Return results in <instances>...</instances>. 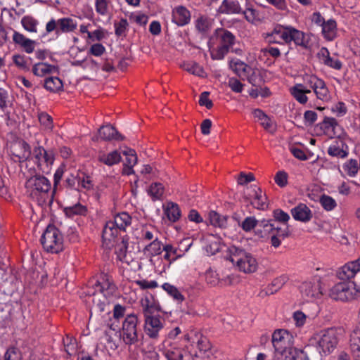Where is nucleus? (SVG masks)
Wrapping results in <instances>:
<instances>
[{
	"label": "nucleus",
	"instance_id": "13d9d810",
	"mask_svg": "<svg viewBox=\"0 0 360 360\" xmlns=\"http://www.w3.org/2000/svg\"><path fill=\"white\" fill-rule=\"evenodd\" d=\"M38 119L41 124L44 126L48 129L53 128L52 117L46 112H41L38 115Z\"/></svg>",
	"mask_w": 360,
	"mask_h": 360
},
{
	"label": "nucleus",
	"instance_id": "412c9836",
	"mask_svg": "<svg viewBox=\"0 0 360 360\" xmlns=\"http://www.w3.org/2000/svg\"><path fill=\"white\" fill-rule=\"evenodd\" d=\"M122 160L120 153L117 150H113L108 154L101 153L98 156V160L108 166H112L119 163Z\"/></svg>",
	"mask_w": 360,
	"mask_h": 360
},
{
	"label": "nucleus",
	"instance_id": "4be33fe9",
	"mask_svg": "<svg viewBox=\"0 0 360 360\" xmlns=\"http://www.w3.org/2000/svg\"><path fill=\"white\" fill-rule=\"evenodd\" d=\"M95 285L99 287L100 292L105 297L112 295L116 290L115 285L108 280L106 275L103 276L102 282L97 281Z\"/></svg>",
	"mask_w": 360,
	"mask_h": 360
},
{
	"label": "nucleus",
	"instance_id": "58836bf2",
	"mask_svg": "<svg viewBox=\"0 0 360 360\" xmlns=\"http://www.w3.org/2000/svg\"><path fill=\"white\" fill-rule=\"evenodd\" d=\"M291 94L294 98L301 104H304L307 102L308 98L304 95V85L302 84H297L291 89Z\"/></svg>",
	"mask_w": 360,
	"mask_h": 360
},
{
	"label": "nucleus",
	"instance_id": "6ab92c4d",
	"mask_svg": "<svg viewBox=\"0 0 360 360\" xmlns=\"http://www.w3.org/2000/svg\"><path fill=\"white\" fill-rule=\"evenodd\" d=\"M276 359V360H309L306 352L293 347L287 350L285 354H281Z\"/></svg>",
	"mask_w": 360,
	"mask_h": 360
},
{
	"label": "nucleus",
	"instance_id": "052dcab7",
	"mask_svg": "<svg viewBox=\"0 0 360 360\" xmlns=\"http://www.w3.org/2000/svg\"><path fill=\"white\" fill-rule=\"evenodd\" d=\"M228 86L236 93H240L243 89V84L236 78L231 77L229 79Z\"/></svg>",
	"mask_w": 360,
	"mask_h": 360
},
{
	"label": "nucleus",
	"instance_id": "09e8293b",
	"mask_svg": "<svg viewBox=\"0 0 360 360\" xmlns=\"http://www.w3.org/2000/svg\"><path fill=\"white\" fill-rule=\"evenodd\" d=\"M359 168V167L357 160L354 159L349 160L343 165L345 172L349 176H354L357 174Z\"/></svg>",
	"mask_w": 360,
	"mask_h": 360
},
{
	"label": "nucleus",
	"instance_id": "f257e3e1",
	"mask_svg": "<svg viewBox=\"0 0 360 360\" xmlns=\"http://www.w3.org/2000/svg\"><path fill=\"white\" fill-rule=\"evenodd\" d=\"M144 316V331L152 339H157L159 332L163 328V323L160 321L159 312L161 307L154 300L146 297L141 301Z\"/></svg>",
	"mask_w": 360,
	"mask_h": 360
},
{
	"label": "nucleus",
	"instance_id": "aec40b11",
	"mask_svg": "<svg viewBox=\"0 0 360 360\" xmlns=\"http://www.w3.org/2000/svg\"><path fill=\"white\" fill-rule=\"evenodd\" d=\"M347 149V146L343 141H336L328 147V154L332 157L345 158L348 155Z\"/></svg>",
	"mask_w": 360,
	"mask_h": 360
},
{
	"label": "nucleus",
	"instance_id": "bf43d9fd",
	"mask_svg": "<svg viewBox=\"0 0 360 360\" xmlns=\"http://www.w3.org/2000/svg\"><path fill=\"white\" fill-rule=\"evenodd\" d=\"M109 0H96V11L101 15H105L108 13Z\"/></svg>",
	"mask_w": 360,
	"mask_h": 360
},
{
	"label": "nucleus",
	"instance_id": "774afa93",
	"mask_svg": "<svg viewBox=\"0 0 360 360\" xmlns=\"http://www.w3.org/2000/svg\"><path fill=\"white\" fill-rule=\"evenodd\" d=\"M13 63L15 64V65L18 66V68H20L22 70H29V68L27 65V63L25 60L24 56H22L21 55H18V54L14 55L13 56Z\"/></svg>",
	"mask_w": 360,
	"mask_h": 360
},
{
	"label": "nucleus",
	"instance_id": "f704fd0d",
	"mask_svg": "<svg viewBox=\"0 0 360 360\" xmlns=\"http://www.w3.org/2000/svg\"><path fill=\"white\" fill-rule=\"evenodd\" d=\"M350 349L352 352H360V321L350 335Z\"/></svg>",
	"mask_w": 360,
	"mask_h": 360
},
{
	"label": "nucleus",
	"instance_id": "393cba45",
	"mask_svg": "<svg viewBox=\"0 0 360 360\" xmlns=\"http://www.w3.org/2000/svg\"><path fill=\"white\" fill-rule=\"evenodd\" d=\"M254 117L257 118L260 121L261 125L266 129L273 133L275 131V128H273V122L260 109H255L253 111Z\"/></svg>",
	"mask_w": 360,
	"mask_h": 360
},
{
	"label": "nucleus",
	"instance_id": "ea45409f",
	"mask_svg": "<svg viewBox=\"0 0 360 360\" xmlns=\"http://www.w3.org/2000/svg\"><path fill=\"white\" fill-rule=\"evenodd\" d=\"M229 66L238 75L240 76L241 73H248L251 70V68L240 60L237 59L236 61L231 60Z\"/></svg>",
	"mask_w": 360,
	"mask_h": 360
},
{
	"label": "nucleus",
	"instance_id": "9d476101",
	"mask_svg": "<svg viewBox=\"0 0 360 360\" xmlns=\"http://www.w3.org/2000/svg\"><path fill=\"white\" fill-rule=\"evenodd\" d=\"M77 23L70 18H63L56 20L51 19L46 25V34L55 32L56 37L61 33H68L75 31L77 29Z\"/></svg>",
	"mask_w": 360,
	"mask_h": 360
},
{
	"label": "nucleus",
	"instance_id": "c03bdc74",
	"mask_svg": "<svg viewBox=\"0 0 360 360\" xmlns=\"http://www.w3.org/2000/svg\"><path fill=\"white\" fill-rule=\"evenodd\" d=\"M274 223L278 222L281 223L285 227L288 224V222L290 219V216L288 213L285 212L283 210L281 209H276L273 212Z\"/></svg>",
	"mask_w": 360,
	"mask_h": 360
},
{
	"label": "nucleus",
	"instance_id": "c85d7f7f",
	"mask_svg": "<svg viewBox=\"0 0 360 360\" xmlns=\"http://www.w3.org/2000/svg\"><path fill=\"white\" fill-rule=\"evenodd\" d=\"M65 215L69 218H73L75 216H84L87 212L85 206L79 202L76 203L72 206L65 207L63 210Z\"/></svg>",
	"mask_w": 360,
	"mask_h": 360
},
{
	"label": "nucleus",
	"instance_id": "f3484780",
	"mask_svg": "<svg viewBox=\"0 0 360 360\" xmlns=\"http://www.w3.org/2000/svg\"><path fill=\"white\" fill-rule=\"evenodd\" d=\"M291 214L296 221L302 222H308L312 218V212L310 209L304 203H300L298 205L291 210Z\"/></svg>",
	"mask_w": 360,
	"mask_h": 360
},
{
	"label": "nucleus",
	"instance_id": "1a4fd4ad",
	"mask_svg": "<svg viewBox=\"0 0 360 360\" xmlns=\"http://www.w3.org/2000/svg\"><path fill=\"white\" fill-rule=\"evenodd\" d=\"M271 342L276 352L275 357L276 358L281 354H285V352L292 347L293 336L287 330L277 329L272 334Z\"/></svg>",
	"mask_w": 360,
	"mask_h": 360
},
{
	"label": "nucleus",
	"instance_id": "37998d69",
	"mask_svg": "<svg viewBox=\"0 0 360 360\" xmlns=\"http://www.w3.org/2000/svg\"><path fill=\"white\" fill-rule=\"evenodd\" d=\"M184 353V349L172 347L165 351V356L167 360H183Z\"/></svg>",
	"mask_w": 360,
	"mask_h": 360
},
{
	"label": "nucleus",
	"instance_id": "9b49d317",
	"mask_svg": "<svg viewBox=\"0 0 360 360\" xmlns=\"http://www.w3.org/2000/svg\"><path fill=\"white\" fill-rule=\"evenodd\" d=\"M138 317L134 314L127 315L122 323V337L127 345H134L139 342L137 332Z\"/></svg>",
	"mask_w": 360,
	"mask_h": 360
},
{
	"label": "nucleus",
	"instance_id": "4468645a",
	"mask_svg": "<svg viewBox=\"0 0 360 360\" xmlns=\"http://www.w3.org/2000/svg\"><path fill=\"white\" fill-rule=\"evenodd\" d=\"M98 136L93 138V141H98L99 139L103 141H123L124 136L122 135L115 127L110 124L103 125L98 129Z\"/></svg>",
	"mask_w": 360,
	"mask_h": 360
},
{
	"label": "nucleus",
	"instance_id": "6e6d98bb",
	"mask_svg": "<svg viewBox=\"0 0 360 360\" xmlns=\"http://www.w3.org/2000/svg\"><path fill=\"white\" fill-rule=\"evenodd\" d=\"M114 25L115 28V32L116 36H125V32L129 25L127 19L122 18L118 22H115Z\"/></svg>",
	"mask_w": 360,
	"mask_h": 360
},
{
	"label": "nucleus",
	"instance_id": "72a5a7b5",
	"mask_svg": "<svg viewBox=\"0 0 360 360\" xmlns=\"http://www.w3.org/2000/svg\"><path fill=\"white\" fill-rule=\"evenodd\" d=\"M212 20L206 16L201 15L195 21L196 30L201 34L207 33L212 27Z\"/></svg>",
	"mask_w": 360,
	"mask_h": 360
},
{
	"label": "nucleus",
	"instance_id": "a19ab883",
	"mask_svg": "<svg viewBox=\"0 0 360 360\" xmlns=\"http://www.w3.org/2000/svg\"><path fill=\"white\" fill-rule=\"evenodd\" d=\"M255 197L252 201H250V204L256 209L264 210L268 205L266 202L262 200V190L260 188L254 189Z\"/></svg>",
	"mask_w": 360,
	"mask_h": 360
},
{
	"label": "nucleus",
	"instance_id": "b1692460",
	"mask_svg": "<svg viewBox=\"0 0 360 360\" xmlns=\"http://www.w3.org/2000/svg\"><path fill=\"white\" fill-rule=\"evenodd\" d=\"M165 192V187L162 184L153 182L150 184L147 193L153 202L160 200L162 198Z\"/></svg>",
	"mask_w": 360,
	"mask_h": 360
},
{
	"label": "nucleus",
	"instance_id": "423d86ee",
	"mask_svg": "<svg viewBox=\"0 0 360 360\" xmlns=\"http://www.w3.org/2000/svg\"><path fill=\"white\" fill-rule=\"evenodd\" d=\"M131 217L126 212L117 214L113 221H108L104 226L103 239L111 241L117 236L119 230H125L126 226L131 224Z\"/></svg>",
	"mask_w": 360,
	"mask_h": 360
},
{
	"label": "nucleus",
	"instance_id": "c9c22d12",
	"mask_svg": "<svg viewBox=\"0 0 360 360\" xmlns=\"http://www.w3.org/2000/svg\"><path fill=\"white\" fill-rule=\"evenodd\" d=\"M290 37V42L294 41L296 45L308 49V41L304 40V33L303 32L292 27Z\"/></svg>",
	"mask_w": 360,
	"mask_h": 360
},
{
	"label": "nucleus",
	"instance_id": "0eeeda50",
	"mask_svg": "<svg viewBox=\"0 0 360 360\" xmlns=\"http://www.w3.org/2000/svg\"><path fill=\"white\" fill-rule=\"evenodd\" d=\"M360 294V285L355 281L342 282L335 285L330 290V296L337 300L348 301Z\"/></svg>",
	"mask_w": 360,
	"mask_h": 360
},
{
	"label": "nucleus",
	"instance_id": "20e7f679",
	"mask_svg": "<svg viewBox=\"0 0 360 360\" xmlns=\"http://www.w3.org/2000/svg\"><path fill=\"white\" fill-rule=\"evenodd\" d=\"M229 251V259L233 264H236L240 271L245 273H252L257 270V260L250 253L236 246L231 247Z\"/></svg>",
	"mask_w": 360,
	"mask_h": 360
},
{
	"label": "nucleus",
	"instance_id": "79ce46f5",
	"mask_svg": "<svg viewBox=\"0 0 360 360\" xmlns=\"http://www.w3.org/2000/svg\"><path fill=\"white\" fill-rule=\"evenodd\" d=\"M314 92L316 94L317 98L322 100L323 101H328V89L326 87L325 82L322 79L320 82H319L317 87L314 89Z\"/></svg>",
	"mask_w": 360,
	"mask_h": 360
},
{
	"label": "nucleus",
	"instance_id": "bb28decb",
	"mask_svg": "<svg viewBox=\"0 0 360 360\" xmlns=\"http://www.w3.org/2000/svg\"><path fill=\"white\" fill-rule=\"evenodd\" d=\"M219 10L221 13L227 14L242 13L238 1L233 0H224Z\"/></svg>",
	"mask_w": 360,
	"mask_h": 360
},
{
	"label": "nucleus",
	"instance_id": "5fc2aeb1",
	"mask_svg": "<svg viewBox=\"0 0 360 360\" xmlns=\"http://www.w3.org/2000/svg\"><path fill=\"white\" fill-rule=\"evenodd\" d=\"M117 333V332H116L115 329H113L112 331L106 330L104 333L107 344L108 345V347H110V349H111L112 350H115L118 347V345L116 342V340H115V338L113 337V336H115V337L117 338L118 335Z\"/></svg>",
	"mask_w": 360,
	"mask_h": 360
},
{
	"label": "nucleus",
	"instance_id": "864d4df0",
	"mask_svg": "<svg viewBox=\"0 0 360 360\" xmlns=\"http://www.w3.org/2000/svg\"><path fill=\"white\" fill-rule=\"evenodd\" d=\"M320 203L328 211L333 210L337 205L335 200L332 197L326 195L321 196Z\"/></svg>",
	"mask_w": 360,
	"mask_h": 360
},
{
	"label": "nucleus",
	"instance_id": "7c9ffc66",
	"mask_svg": "<svg viewBox=\"0 0 360 360\" xmlns=\"http://www.w3.org/2000/svg\"><path fill=\"white\" fill-rule=\"evenodd\" d=\"M44 87L51 92H56L63 89V84L58 77H51L44 80Z\"/></svg>",
	"mask_w": 360,
	"mask_h": 360
},
{
	"label": "nucleus",
	"instance_id": "2f4dec72",
	"mask_svg": "<svg viewBox=\"0 0 360 360\" xmlns=\"http://www.w3.org/2000/svg\"><path fill=\"white\" fill-rule=\"evenodd\" d=\"M162 288L177 303H181L185 300L184 296L181 294V292L179 290V289L176 287H175L174 285H173L169 283H165L162 285Z\"/></svg>",
	"mask_w": 360,
	"mask_h": 360
},
{
	"label": "nucleus",
	"instance_id": "0e129e2a",
	"mask_svg": "<svg viewBox=\"0 0 360 360\" xmlns=\"http://www.w3.org/2000/svg\"><path fill=\"white\" fill-rule=\"evenodd\" d=\"M275 182L281 187H284L288 184V174L284 171H279L274 177Z\"/></svg>",
	"mask_w": 360,
	"mask_h": 360
},
{
	"label": "nucleus",
	"instance_id": "680f3d73",
	"mask_svg": "<svg viewBox=\"0 0 360 360\" xmlns=\"http://www.w3.org/2000/svg\"><path fill=\"white\" fill-rule=\"evenodd\" d=\"M321 128L325 130L334 129L338 125L337 120L333 117H325L323 121L320 123Z\"/></svg>",
	"mask_w": 360,
	"mask_h": 360
},
{
	"label": "nucleus",
	"instance_id": "a878e982",
	"mask_svg": "<svg viewBox=\"0 0 360 360\" xmlns=\"http://www.w3.org/2000/svg\"><path fill=\"white\" fill-rule=\"evenodd\" d=\"M336 27L337 24L334 20H328L322 26V34L326 39L332 41L336 36Z\"/></svg>",
	"mask_w": 360,
	"mask_h": 360
},
{
	"label": "nucleus",
	"instance_id": "39448f33",
	"mask_svg": "<svg viewBox=\"0 0 360 360\" xmlns=\"http://www.w3.org/2000/svg\"><path fill=\"white\" fill-rule=\"evenodd\" d=\"M40 240L44 249L51 253H58L64 248L62 234L54 225L46 227Z\"/></svg>",
	"mask_w": 360,
	"mask_h": 360
},
{
	"label": "nucleus",
	"instance_id": "f8f14e48",
	"mask_svg": "<svg viewBox=\"0 0 360 360\" xmlns=\"http://www.w3.org/2000/svg\"><path fill=\"white\" fill-rule=\"evenodd\" d=\"M338 340L339 338L337 330L330 328L322 331L318 344L324 354H329L336 347Z\"/></svg>",
	"mask_w": 360,
	"mask_h": 360
},
{
	"label": "nucleus",
	"instance_id": "f03ea898",
	"mask_svg": "<svg viewBox=\"0 0 360 360\" xmlns=\"http://www.w3.org/2000/svg\"><path fill=\"white\" fill-rule=\"evenodd\" d=\"M26 187L30 190V197L36 199L39 206H51L54 193L53 192L51 195H49L51 185L46 177L36 174L27 179Z\"/></svg>",
	"mask_w": 360,
	"mask_h": 360
},
{
	"label": "nucleus",
	"instance_id": "e433bc0d",
	"mask_svg": "<svg viewBox=\"0 0 360 360\" xmlns=\"http://www.w3.org/2000/svg\"><path fill=\"white\" fill-rule=\"evenodd\" d=\"M161 243L157 238L146 245L143 249V252L148 257H154L160 255L162 252Z\"/></svg>",
	"mask_w": 360,
	"mask_h": 360
},
{
	"label": "nucleus",
	"instance_id": "49530a36",
	"mask_svg": "<svg viewBox=\"0 0 360 360\" xmlns=\"http://www.w3.org/2000/svg\"><path fill=\"white\" fill-rule=\"evenodd\" d=\"M259 220H257L255 217H246L240 224V227L245 232H249L253 229L258 227Z\"/></svg>",
	"mask_w": 360,
	"mask_h": 360
},
{
	"label": "nucleus",
	"instance_id": "603ef678",
	"mask_svg": "<svg viewBox=\"0 0 360 360\" xmlns=\"http://www.w3.org/2000/svg\"><path fill=\"white\" fill-rule=\"evenodd\" d=\"M4 360H22V354L18 348L10 347L4 354Z\"/></svg>",
	"mask_w": 360,
	"mask_h": 360
},
{
	"label": "nucleus",
	"instance_id": "c756f323",
	"mask_svg": "<svg viewBox=\"0 0 360 360\" xmlns=\"http://www.w3.org/2000/svg\"><path fill=\"white\" fill-rule=\"evenodd\" d=\"M287 278L284 276L274 278L271 284L266 288L263 292L266 295H273L280 290L285 283Z\"/></svg>",
	"mask_w": 360,
	"mask_h": 360
},
{
	"label": "nucleus",
	"instance_id": "3c124183",
	"mask_svg": "<svg viewBox=\"0 0 360 360\" xmlns=\"http://www.w3.org/2000/svg\"><path fill=\"white\" fill-rule=\"evenodd\" d=\"M183 68L186 71L194 75L203 77V68L196 63L184 64Z\"/></svg>",
	"mask_w": 360,
	"mask_h": 360
},
{
	"label": "nucleus",
	"instance_id": "8fccbe9b",
	"mask_svg": "<svg viewBox=\"0 0 360 360\" xmlns=\"http://www.w3.org/2000/svg\"><path fill=\"white\" fill-rule=\"evenodd\" d=\"M130 156L126 158V162L124 163V166L129 167V172H124V174L130 175L134 172L133 167L137 162V156L135 150L129 151Z\"/></svg>",
	"mask_w": 360,
	"mask_h": 360
},
{
	"label": "nucleus",
	"instance_id": "7ed1b4c3",
	"mask_svg": "<svg viewBox=\"0 0 360 360\" xmlns=\"http://www.w3.org/2000/svg\"><path fill=\"white\" fill-rule=\"evenodd\" d=\"M255 233L260 238L269 236L271 246L277 248L281 245L282 240L290 236V226L281 227L276 225L273 219H263L259 220Z\"/></svg>",
	"mask_w": 360,
	"mask_h": 360
},
{
	"label": "nucleus",
	"instance_id": "5701e85b",
	"mask_svg": "<svg viewBox=\"0 0 360 360\" xmlns=\"http://www.w3.org/2000/svg\"><path fill=\"white\" fill-rule=\"evenodd\" d=\"M53 71H58V67L46 63H38L32 68L33 74L38 77H44Z\"/></svg>",
	"mask_w": 360,
	"mask_h": 360
},
{
	"label": "nucleus",
	"instance_id": "ddd939ff",
	"mask_svg": "<svg viewBox=\"0 0 360 360\" xmlns=\"http://www.w3.org/2000/svg\"><path fill=\"white\" fill-rule=\"evenodd\" d=\"M360 273V257L356 260L345 264L337 273L340 280L350 281Z\"/></svg>",
	"mask_w": 360,
	"mask_h": 360
},
{
	"label": "nucleus",
	"instance_id": "e2e57ef3",
	"mask_svg": "<svg viewBox=\"0 0 360 360\" xmlns=\"http://www.w3.org/2000/svg\"><path fill=\"white\" fill-rule=\"evenodd\" d=\"M248 82L254 86H260L264 82L263 78L261 75L253 71L252 73L248 77Z\"/></svg>",
	"mask_w": 360,
	"mask_h": 360
},
{
	"label": "nucleus",
	"instance_id": "cd10ccee",
	"mask_svg": "<svg viewBox=\"0 0 360 360\" xmlns=\"http://www.w3.org/2000/svg\"><path fill=\"white\" fill-rule=\"evenodd\" d=\"M165 214L169 221L176 222L181 217V210L176 203L169 202L165 209Z\"/></svg>",
	"mask_w": 360,
	"mask_h": 360
},
{
	"label": "nucleus",
	"instance_id": "473e14b6",
	"mask_svg": "<svg viewBox=\"0 0 360 360\" xmlns=\"http://www.w3.org/2000/svg\"><path fill=\"white\" fill-rule=\"evenodd\" d=\"M209 219L210 224L216 227L221 229L227 226V216H222L215 211H211L209 213Z\"/></svg>",
	"mask_w": 360,
	"mask_h": 360
},
{
	"label": "nucleus",
	"instance_id": "2eb2a0df",
	"mask_svg": "<svg viewBox=\"0 0 360 360\" xmlns=\"http://www.w3.org/2000/svg\"><path fill=\"white\" fill-rule=\"evenodd\" d=\"M190 11L183 6H176L172 11V22L178 26H184L191 21Z\"/></svg>",
	"mask_w": 360,
	"mask_h": 360
},
{
	"label": "nucleus",
	"instance_id": "338daca9",
	"mask_svg": "<svg viewBox=\"0 0 360 360\" xmlns=\"http://www.w3.org/2000/svg\"><path fill=\"white\" fill-rule=\"evenodd\" d=\"M242 12L245 15L246 20L249 22H253L259 19V13L252 8H248L246 11Z\"/></svg>",
	"mask_w": 360,
	"mask_h": 360
},
{
	"label": "nucleus",
	"instance_id": "dca6fc26",
	"mask_svg": "<svg viewBox=\"0 0 360 360\" xmlns=\"http://www.w3.org/2000/svg\"><path fill=\"white\" fill-rule=\"evenodd\" d=\"M300 288L302 296L307 299L317 298L323 294L319 283L303 282Z\"/></svg>",
	"mask_w": 360,
	"mask_h": 360
},
{
	"label": "nucleus",
	"instance_id": "a18cd8bd",
	"mask_svg": "<svg viewBox=\"0 0 360 360\" xmlns=\"http://www.w3.org/2000/svg\"><path fill=\"white\" fill-rule=\"evenodd\" d=\"M18 144L22 152L21 155H17L16 156L19 158L20 162L27 160L32 154L30 146L24 140L20 141Z\"/></svg>",
	"mask_w": 360,
	"mask_h": 360
},
{
	"label": "nucleus",
	"instance_id": "de8ad7c7",
	"mask_svg": "<svg viewBox=\"0 0 360 360\" xmlns=\"http://www.w3.org/2000/svg\"><path fill=\"white\" fill-rule=\"evenodd\" d=\"M77 186L78 188L82 186V188L89 190L93 187V184L90 177L84 172H77Z\"/></svg>",
	"mask_w": 360,
	"mask_h": 360
},
{
	"label": "nucleus",
	"instance_id": "a211bd4d",
	"mask_svg": "<svg viewBox=\"0 0 360 360\" xmlns=\"http://www.w3.org/2000/svg\"><path fill=\"white\" fill-rule=\"evenodd\" d=\"M13 41L19 45L27 53H31L34 50L36 41L25 37L22 34L14 31Z\"/></svg>",
	"mask_w": 360,
	"mask_h": 360
},
{
	"label": "nucleus",
	"instance_id": "69168bd1",
	"mask_svg": "<svg viewBox=\"0 0 360 360\" xmlns=\"http://www.w3.org/2000/svg\"><path fill=\"white\" fill-rule=\"evenodd\" d=\"M210 93L208 91L202 92L200 96L199 104L201 106H205L207 109H210L213 106L212 101L209 98Z\"/></svg>",
	"mask_w": 360,
	"mask_h": 360
},
{
	"label": "nucleus",
	"instance_id": "6e6552de",
	"mask_svg": "<svg viewBox=\"0 0 360 360\" xmlns=\"http://www.w3.org/2000/svg\"><path fill=\"white\" fill-rule=\"evenodd\" d=\"M220 45L215 51L211 53L213 60H222L235 43V36L229 30L219 29L216 30Z\"/></svg>",
	"mask_w": 360,
	"mask_h": 360
},
{
	"label": "nucleus",
	"instance_id": "4c0bfd02",
	"mask_svg": "<svg viewBox=\"0 0 360 360\" xmlns=\"http://www.w3.org/2000/svg\"><path fill=\"white\" fill-rule=\"evenodd\" d=\"M38 24V20L30 15H25L21 19L22 26L25 30L30 32L36 33L37 32V27Z\"/></svg>",
	"mask_w": 360,
	"mask_h": 360
},
{
	"label": "nucleus",
	"instance_id": "4d7b16f0",
	"mask_svg": "<svg viewBox=\"0 0 360 360\" xmlns=\"http://www.w3.org/2000/svg\"><path fill=\"white\" fill-rule=\"evenodd\" d=\"M75 339L68 335L63 338V342L64 345L65 351L68 355H71L72 352L75 351Z\"/></svg>",
	"mask_w": 360,
	"mask_h": 360
}]
</instances>
